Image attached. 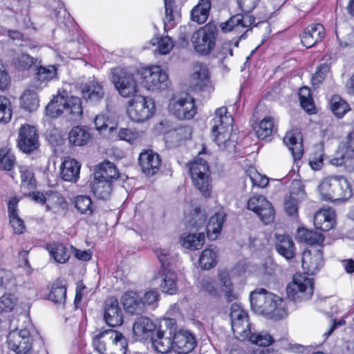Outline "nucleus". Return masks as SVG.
<instances>
[{"label":"nucleus","mask_w":354,"mask_h":354,"mask_svg":"<svg viewBox=\"0 0 354 354\" xmlns=\"http://www.w3.org/2000/svg\"><path fill=\"white\" fill-rule=\"evenodd\" d=\"M23 107L28 111H34L39 106V98L37 93L32 90L26 91L21 96Z\"/></svg>","instance_id":"8fccbe9b"},{"label":"nucleus","mask_w":354,"mask_h":354,"mask_svg":"<svg viewBox=\"0 0 354 354\" xmlns=\"http://www.w3.org/2000/svg\"><path fill=\"white\" fill-rule=\"evenodd\" d=\"M142 133L129 128H120L118 132L119 140L135 144L141 139Z\"/></svg>","instance_id":"bf43d9fd"},{"label":"nucleus","mask_w":354,"mask_h":354,"mask_svg":"<svg viewBox=\"0 0 354 354\" xmlns=\"http://www.w3.org/2000/svg\"><path fill=\"white\" fill-rule=\"evenodd\" d=\"M15 164V156L8 148L0 149V169L10 171Z\"/></svg>","instance_id":"4d7b16f0"},{"label":"nucleus","mask_w":354,"mask_h":354,"mask_svg":"<svg viewBox=\"0 0 354 354\" xmlns=\"http://www.w3.org/2000/svg\"><path fill=\"white\" fill-rule=\"evenodd\" d=\"M17 145L24 153H30L39 145V135L37 129L30 125H24L20 128Z\"/></svg>","instance_id":"2eb2a0df"},{"label":"nucleus","mask_w":354,"mask_h":354,"mask_svg":"<svg viewBox=\"0 0 354 354\" xmlns=\"http://www.w3.org/2000/svg\"><path fill=\"white\" fill-rule=\"evenodd\" d=\"M275 248L279 254L287 259H292L295 255V248L293 241L287 235H278Z\"/></svg>","instance_id":"7c9ffc66"},{"label":"nucleus","mask_w":354,"mask_h":354,"mask_svg":"<svg viewBox=\"0 0 354 354\" xmlns=\"http://www.w3.org/2000/svg\"><path fill=\"white\" fill-rule=\"evenodd\" d=\"M112 191L111 183L107 180L95 179L92 183V192L99 199H107Z\"/></svg>","instance_id":"a18cd8bd"},{"label":"nucleus","mask_w":354,"mask_h":354,"mask_svg":"<svg viewBox=\"0 0 354 354\" xmlns=\"http://www.w3.org/2000/svg\"><path fill=\"white\" fill-rule=\"evenodd\" d=\"M111 81L118 93L129 97L138 92V85L133 75L127 70L118 67L112 69Z\"/></svg>","instance_id":"1a4fd4ad"},{"label":"nucleus","mask_w":354,"mask_h":354,"mask_svg":"<svg viewBox=\"0 0 354 354\" xmlns=\"http://www.w3.org/2000/svg\"><path fill=\"white\" fill-rule=\"evenodd\" d=\"M233 118L227 115V108L225 106L217 109L215 116L212 120V135L232 133Z\"/></svg>","instance_id":"aec40b11"},{"label":"nucleus","mask_w":354,"mask_h":354,"mask_svg":"<svg viewBox=\"0 0 354 354\" xmlns=\"http://www.w3.org/2000/svg\"><path fill=\"white\" fill-rule=\"evenodd\" d=\"M198 287L201 290L205 292L212 297L218 295V286L215 279L210 277H204L198 282Z\"/></svg>","instance_id":"603ef678"},{"label":"nucleus","mask_w":354,"mask_h":354,"mask_svg":"<svg viewBox=\"0 0 354 354\" xmlns=\"http://www.w3.org/2000/svg\"><path fill=\"white\" fill-rule=\"evenodd\" d=\"M7 342L10 349L17 354H28L32 349V337L28 328L13 330L9 333Z\"/></svg>","instance_id":"f8f14e48"},{"label":"nucleus","mask_w":354,"mask_h":354,"mask_svg":"<svg viewBox=\"0 0 354 354\" xmlns=\"http://www.w3.org/2000/svg\"><path fill=\"white\" fill-rule=\"evenodd\" d=\"M225 214L223 212L215 213L210 217L207 225V235L210 240H215L221 233L223 223L225 221Z\"/></svg>","instance_id":"473e14b6"},{"label":"nucleus","mask_w":354,"mask_h":354,"mask_svg":"<svg viewBox=\"0 0 354 354\" xmlns=\"http://www.w3.org/2000/svg\"><path fill=\"white\" fill-rule=\"evenodd\" d=\"M142 84L148 91H158L169 87L168 75L159 66L145 68L140 73Z\"/></svg>","instance_id":"9b49d317"},{"label":"nucleus","mask_w":354,"mask_h":354,"mask_svg":"<svg viewBox=\"0 0 354 354\" xmlns=\"http://www.w3.org/2000/svg\"><path fill=\"white\" fill-rule=\"evenodd\" d=\"M75 205L77 209L82 214H91L93 213L92 201L87 196H77Z\"/></svg>","instance_id":"052dcab7"},{"label":"nucleus","mask_w":354,"mask_h":354,"mask_svg":"<svg viewBox=\"0 0 354 354\" xmlns=\"http://www.w3.org/2000/svg\"><path fill=\"white\" fill-rule=\"evenodd\" d=\"M305 196L304 188L299 187L298 191L292 190L290 196L286 198L284 208L288 214L293 216L297 214L298 209V203L299 200Z\"/></svg>","instance_id":"79ce46f5"},{"label":"nucleus","mask_w":354,"mask_h":354,"mask_svg":"<svg viewBox=\"0 0 354 354\" xmlns=\"http://www.w3.org/2000/svg\"><path fill=\"white\" fill-rule=\"evenodd\" d=\"M169 108L170 112L180 120H190L196 113L194 99L189 95L174 99L169 103Z\"/></svg>","instance_id":"4468645a"},{"label":"nucleus","mask_w":354,"mask_h":354,"mask_svg":"<svg viewBox=\"0 0 354 354\" xmlns=\"http://www.w3.org/2000/svg\"><path fill=\"white\" fill-rule=\"evenodd\" d=\"M214 136V141L217 145L222 149L232 150L235 147V141L232 133L226 132L223 134H215Z\"/></svg>","instance_id":"6e6d98bb"},{"label":"nucleus","mask_w":354,"mask_h":354,"mask_svg":"<svg viewBox=\"0 0 354 354\" xmlns=\"http://www.w3.org/2000/svg\"><path fill=\"white\" fill-rule=\"evenodd\" d=\"M121 302L124 310L129 314L140 315L145 311L142 299L136 292H124L121 297Z\"/></svg>","instance_id":"b1692460"},{"label":"nucleus","mask_w":354,"mask_h":354,"mask_svg":"<svg viewBox=\"0 0 354 354\" xmlns=\"http://www.w3.org/2000/svg\"><path fill=\"white\" fill-rule=\"evenodd\" d=\"M191 216V219L188 221V225L192 228L199 229L204 225L207 220V214L200 208H196Z\"/></svg>","instance_id":"680f3d73"},{"label":"nucleus","mask_w":354,"mask_h":354,"mask_svg":"<svg viewBox=\"0 0 354 354\" xmlns=\"http://www.w3.org/2000/svg\"><path fill=\"white\" fill-rule=\"evenodd\" d=\"M325 37V30L320 24H311L304 31L301 41L304 46L310 48L321 41Z\"/></svg>","instance_id":"a878e982"},{"label":"nucleus","mask_w":354,"mask_h":354,"mask_svg":"<svg viewBox=\"0 0 354 354\" xmlns=\"http://www.w3.org/2000/svg\"><path fill=\"white\" fill-rule=\"evenodd\" d=\"M260 0H238L239 6L243 14H236L227 21L221 23L220 27L223 32H242L254 24L255 18L250 13L257 7Z\"/></svg>","instance_id":"39448f33"},{"label":"nucleus","mask_w":354,"mask_h":354,"mask_svg":"<svg viewBox=\"0 0 354 354\" xmlns=\"http://www.w3.org/2000/svg\"><path fill=\"white\" fill-rule=\"evenodd\" d=\"M317 190L322 200L333 203L344 202L353 194L350 183L343 176L324 178L319 183Z\"/></svg>","instance_id":"f257e3e1"},{"label":"nucleus","mask_w":354,"mask_h":354,"mask_svg":"<svg viewBox=\"0 0 354 354\" xmlns=\"http://www.w3.org/2000/svg\"><path fill=\"white\" fill-rule=\"evenodd\" d=\"M104 319L106 323L111 327L122 324L123 313L117 299L109 297L105 301L104 305Z\"/></svg>","instance_id":"f3484780"},{"label":"nucleus","mask_w":354,"mask_h":354,"mask_svg":"<svg viewBox=\"0 0 354 354\" xmlns=\"http://www.w3.org/2000/svg\"><path fill=\"white\" fill-rule=\"evenodd\" d=\"M109 341L107 354H126L128 343L126 337L120 332L109 330L105 335Z\"/></svg>","instance_id":"393cba45"},{"label":"nucleus","mask_w":354,"mask_h":354,"mask_svg":"<svg viewBox=\"0 0 354 354\" xmlns=\"http://www.w3.org/2000/svg\"><path fill=\"white\" fill-rule=\"evenodd\" d=\"M248 209L254 212L266 225L274 221V208L270 202L263 196L256 195L249 198Z\"/></svg>","instance_id":"ddd939ff"},{"label":"nucleus","mask_w":354,"mask_h":354,"mask_svg":"<svg viewBox=\"0 0 354 354\" xmlns=\"http://www.w3.org/2000/svg\"><path fill=\"white\" fill-rule=\"evenodd\" d=\"M118 176L119 173L115 165L109 161H104L98 165L94 174L95 179L107 180L110 183Z\"/></svg>","instance_id":"f704fd0d"},{"label":"nucleus","mask_w":354,"mask_h":354,"mask_svg":"<svg viewBox=\"0 0 354 354\" xmlns=\"http://www.w3.org/2000/svg\"><path fill=\"white\" fill-rule=\"evenodd\" d=\"M297 239L299 242L306 243L309 245H320L324 242V238L322 234L308 230L304 227H300L297 232Z\"/></svg>","instance_id":"ea45409f"},{"label":"nucleus","mask_w":354,"mask_h":354,"mask_svg":"<svg viewBox=\"0 0 354 354\" xmlns=\"http://www.w3.org/2000/svg\"><path fill=\"white\" fill-rule=\"evenodd\" d=\"M151 342L153 348L159 353H167L174 351L171 330H162L158 327L153 336H151Z\"/></svg>","instance_id":"4be33fe9"},{"label":"nucleus","mask_w":354,"mask_h":354,"mask_svg":"<svg viewBox=\"0 0 354 354\" xmlns=\"http://www.w3.org/2000/svg\"><path fill=\"white\" fill-rule=\"evenodd\" d=\"M12 118L10 100L0 95V122L8 123Z\"/></svg>","instance_id":"69168bd1"},{"label":"nucleus","mask_w":354,"mask_h":354,"mask_svg":"<svg viewBox=\"0 0 354 354\" xmlns=\"http://www.w3.org/2000/svg\"><path fill=\"white\" fill-rule=\"evenodd\" d=\"M181 244L183 247L190 250H198L205 243L203 233L183 234L180 237Z\"/></svg>","instance_id":"49530a36"},{"label":"nucleus","mask_w":354,"mask_h":354,"mask_svg":"<svg viewBox=\"0 0 354 354\" xmlns=\"http://www.w3.org/2000/svg\"><path fill=\"white\" fill-rule=\"evenodd\" d=\"M156 110L153 99L137 95L129 102L127 112L129 118L137 122H142L149 119Z\"/></svg>","instance_id":"9d476101"},{"label":"nucleus","mask_w":354,"mask_h":354,"mask_svg":"<svg viewBox=\"0 0 354 354\" xmlns=\"http://www.w3.org/2000/svg\"><path fill=\"white\" fill-rule=\"evenodd\" d=\"M301 265L308 274H316L324 265L323 252L320 249L304 251Z\"/></svg>","instance_id":"6ab92c4d"},{"label":"nucleus","mask_w":354,"mask_h":354,"mask_svg":"<svg viewBox=\"0 0 354 354\" xmlns=\"http://www.w3.org/2000/svg\"><path fill=\"white\" fill-rule=\"evenodd\" d=\"M12 62L16 68L26 70L32 66L35 59L26 53H21L15 56Z\"/></svg>","instance_id":"e2e57ef3"},{"label":"nucleus","mask_w":354,"mask_h":354,"mask_svg":"<svg viewBox=\"0 0 354 354\" xmlns=\"http://www.w3.org/2000/svg\"><path fill=\"white\" fill-rule=\"evenodd\" d=\"M80 167L77 160L67 157L62 163L60 176L65 181L75 183L80 177Z\"/></svg>","instance_id":"cd10ccee"},{"label":"nucleus","mask_w":354,"mask_h":354,"mask_svg":"<svg viewBox=\"0 0 354 354\" xmlns=\"http://www.w3.org/2000/svg\"><path fill=\"white\" fill-rule=\"evenodd\" d=\"M18 202L19 200L16 197L12 198L9 201L8 212L10 223L14 230L15 233L21 234L25 229V226L24 221L18 216L17 209Z\"/></svg>","instance_id":"4c0bfd02"},{"label":"nucleus","mask_w":354,"mask_h":354,"mask_svg":"<svg viewBox=\"0 0 354 354\" xmlns=\"http://www.w3.org/2000/svg\"><path fill=\"white\" fill-rule=\"evenodd\" d=\"M46 113L51 118L64 113L71 120H77L82 113L81 100L75 96L67 97L64 94H58L48 104Z\"/></svg>","instance_id":"7ed1b4c3"},{"label":"nucleus","mask_w":354,"mask_h":354,"mask_svg":"<svg viewBox=\"0 0 354 354\" xmlns=\"http://www.w3.org/2000/svg\"><path fill=\"white\" fill-rule=\"evenodd\" d=\"M83 97L91 104H95L101 100L104 95L102 85L95 80L88 82L82 88Z\"/></svg>","instance_id":"c756f323"},{"label":"nucleus","mask_w":354,"mask_h":354,"mask_svg":"<svg viewBox=\"0 0 354 354\" xmlns=\"http://www.w3.org/2000/svg\"><path fill=\"white\" fill-rule=\"evenodd\" d=\"M286 291L288 297L296 302L307 301L313 294V279L305 274H296L292 281L288 285Z\"/></svg>","instance_id":"6e6552de"},{"label":"nucleus","mask_w":354,"mask_h":354,"mask_svg":"<svg viewBox=\"0 0 354 354\" xmlns=\"http://www.w3.org/2000/svg\"><path fill=\"white\" fill-rule=\"evenodd\" d=\"M16 286V281L13 274L5 269H0V288L12 290Z\"/></svg>","instance_id":"0e129e2a"},{"label":"nucleus","mask_w":354,"mask_h":354,"mask_svg":"<svg viewBox=\"0 0 354 354\" xmlns=\"http://www.w3.org/2000/svg\"><path fill=\"white\" fill-rule=\"evenodd\" d=\"M250 304L252 309L258 313L277 316L285 314L281 298L264 288L256 289L250 293Z\"/></svg>","instance_id":"f03ea898"},{"label":"nucleus","mask_w":354,"mask_h":354,"mask_svg":"<svg viewBox=\"0 0 354 354\" xmlns=\"http://www.w3.org/2000/svg\"><path fill=\"white\" fill-rule=\"evenodd\" d=\"M217 33V27L212 24L199 28L192 37L195 50L202 55L209 54L215 47Z\"/></svg>","instance_id":"0eeeda50"},{"label":"nucleus","mask_w":354,"mask_h":354,"mask_svg":"<svg viewBox=\"0 0 354 354\" xmlns=\"http://www.w3.org/2000/svg\"><path fill=\"white\" fill-rule=\"evenodd\" d=\"M48 299L57 305H64L66 299V288L63 281L57 280L48 295Z\"/></svg>","instance_id":"37998d69"},{"label":"nucleus","mask_w":354,"mask_h":354,"mask_svg":"<svg viewBox=\"0 0 354 354\" xmlns=\"http://www.w3.org/2000/svg\"><path fill=\"white\" fill-rule=\"evenodd\" d=\"M211 8V0H199L192 10V19L198 24H203L207 19Z\"/></svg>","instance_id":"a19ab883"},{"label":"nucleus","mask_w":354,"mask_h":354,"mask_svg":"<svg viewBox=\"0 0 354 354\" xmlns=\"http://www.w3.org/2000/svg\"><path fill=\"white\" fill-rule=\"evenodd\" d=\"M331 162L336 166H344L349 172L354 171V155L348 150L339 157L333 158Z\"/></svg>","instance_id":"3c124183"},{"label":"nucleus","mask_w":354,"mask_h":354,"mask_svg":"<svg viewBox=\"0 0 354 354\" xmlns=\"http://www.w3.org/2000/svg\"><path fill=\"white\" fill-rule=\"evenodd\" d=\"M177 274L171 270L165 272L160 283V288L163 292L174 295L178 290Z\"/></svg>","instance_id":"de8ad7c7"},{"label":"nucleus","mask_w":354,"mask_h":354,"mask_svg":"<svg viewBox=\"0 0 354 354\" xmlns=\"http://www.w3.org/2000/svg\"><path fill=\"white\" fill-rule=\"evenodd\" d=\"M189 174L194 186L205 197L210 195L212 183L210 171L206 160L198 158L188 165Z\"/></svg>","instance_id":"423d86ee"},{"label":"nucleus","mask_w":354,"mask_h":354,"mask_svg":"<svg viewBox=\"0 0 354 354\" xmlns=\"http://www.w3.org/2000/svg\"><path fill=\"white\" fill-rule=\"evenodd\" d=\"M156 41L158 45L156 50L160 55L168 54L174 46L173 41L167 36L159 39L156 38Z\"/></svg>","instance_id":"774afa93"},{"label":"nucleus","mask_w":354,"mask_h":354,"mask_svg":"<svg viewBox=\"0 0 354 354\" xmlns=\"http://www.w3.org/2000/svg\"><path fill=\"white\" fill-rule=\"evenodd\" d=\"M158 328L152 320L143 316L135 321L132 328L135 339L140 342L148 339L151 340Z\"/></svg>","instance_id":"dca6fc26"},{"label":"nucleus","mask_w":354,"mask_h":354,"mask_svg":"<svg viewBox=\"0 0 354 354\" xmlns=\"http://www.w3.org/2000/svg\"><path fill=\"white\" fill-rule=\"evenodd\" d=\"M252 344H255L259 346H268L270 345L273 342V337L269 333L266 332H261L258 334L253 333L250 330V334L247 339Z\"/></svg>","instance_id":"5fc2aeb1"},{"label":"nucleus","mask_w":354,"mask_h":354,"mask_svg":"<svg viewBox=\"0 0 354 354\" xmlns=\"http://www.w3.org/2000/svg\"><path fill=\"white\" fill-rule=\"evenodd\" d=\"M257 136L259 139H265L270 137L276 131L275 120L272 116L265 117L254 127Z\"/></svg>","instance_id":"58836bf2"},{"label":"nucleus","mask_w":354,"mask_h":354,"mask_svg":"<svg viewBox=\"0 0 354 354\" xmlns=\"http://www.w3.org/2000/svg\"><path fill=\"white\" fill-rule=\"evenodd\" d=\"M139 165L146 175L153 176L160 169L161 159L160 156L152 150H145L140 154Z\"/></svg>","instance_id":"412c9836"},{"label":"nucleus","mask_w":354,"mask_h":354,"mask_svg":"<svg viewBox=\"0 0 354 354\" xmlns=\"http://www.w3.org/2000/svg\"><path fill=\"white\" fill-rule=\"evenodd\" d=\"M230 321H237L243 319H249V317L246 310L243 308L241 304L235 302L232 304L230 311Z\"/></svg>","instance_id":"338daca9"},{"label":"nucleus","mask_w":354,"mask_h":354,"mask_svg":"<svg viewBox=\"0 0 354 354\" xmlns=\"http://www.w3.org/2000/svg\"><path fill=\"white\" fill-rule=\"evenodd\" d=\"M174 351L179 354L190 353L196 345L194 335L188 330H181L173 334Z\"/></svg>","instance_id":"a211bd4d"},{"label":"nucleus","mask_w":354,"mask_h":354,"mask_svg":"<svg viewBox=\"0 0 354 354\" xmlns=\"http://www.w3.org/2000/svg\"><path fill=\"white\" fill-rule=\"evenodd\" d=\"M19 169L21 177V190L26 192L34 189L37 186V182L32 169L26 165H21Z\"/></svg>","instance_id":"e433bc0d"},{"label":"nucleus","mask_w":354,"mask_h":354,"mask_svg":"<svg viewBox=\"0 0 354 354\" xmlns=\"http://www.w3.org/2000/svg\"><path fill=\"white\" fill-rule=\"evenodd\" d=\"M50 257L59 263H65L70 257V252L60 243H52L46 245Z\"/></svg>","instance_id":"c03bdc74"},{"label":"nucleus","mask_w":354,"mask_h":354,"mask_svg":"<svg viewBox=\"0 0 354 354\" xmlns=\"http://www.w3.org/2000/svg\"><path fill=\"white\" fill-rule=\"evenodd\" d=\"M46 113L51 118L64 113L71 120H77L82 113L81 100L75 96L67 97L64 94H58L48 104Z\"/></svg>","instance_id":"20e7f679"},{"label":"nucleus","mask_w":354,"mask_h":354,"mask_svg":"<svg viewBox=\"0 0 354 354\" xmlns=\"http://www.w3.org/2000/svg\"><path fill=\"white\" fill-rule=\"evenodd\" d=\"M46 209L57 214H64L67 209V203L64 198L57 192L47 193Z\"/></svg>","instance_id":"2f4dec72"},{"label":"nucleus","mask_w":354,"mask_h":354,"mask_svg":"<svg viewBox=\"0 0 354 354\" xmlns=\"http://www.w3.org/2000/svg\"><path fill=\"white\" fill-rule=\"evenodd\" d=\"M91 139V135L86 127H75L69 132V142L75 146L85 145Z\"/></svg>","instance_id":"72a5a7b5"},{"label":"nucleus","mask_w":354,"mask_h":354,"mask_svg":"<svg viewBox=\"0 0 354 354\" xmlns=\"http://www.w3.org/2000/svg\"><path fill=\"white\" fill-rule=\"evenodd\" d=\"M349 109V105L341 97L334 95L330 99V110L337 117H343Z\"/></svg>","instance_id":"864d4df0"},{"label":"nucleus","mask_w":354,"mask_h":354,"mask_svg":"<svg viewBox=\"0 0 354 354\" xmlns=\"http://www.w3.org/2000/svg\"><path fill=\"white\" fill-rule=\"evenodd\" d=\"M232 330L236 337L241 341L247 339L251 330L249 319H241L231 322Z\"/></svg>","instance_id":"09e8293b"},{"label":"nucleus","mask_w":354,"mask_h":354,"mask_svg":"<svg viewBox=\"0 0 354 354\" xmlns=\"http://www.w3.org/2000/svg\"><path fill=\"white\" fill-rule=\"evenodd\" d=\"M303 138L299 129H292L286 133L283 142L288 147L294 160L301 158L304 153Z\"/></svg>","instance_id":"5701e85b"},{"label":"nucleus","mask_w":354,"mask_h":354,"mask_svg":"<svg viewBox=\"0 0 354 354\" xmlns=\"http://www.w3.org/2000/svg\"><path fill=\"white\" fill-rule=\"evenodd\" d=\"M109 330H105L104 331L100 332L97 335H96L93 339V344L95 351H97L100 354H107L108 353V346H109V341L106 337H105V335L108 333Z\"/></svg>","instance_id":"13d9d810"},{"label":"nucleus","mask_w":354,"mask_h":354,"mask_svg":"<svg viewBox=\"0 0 354 354\" xmlns=\"http://www.w3.org/2000/svg\"><path fill=\"white\" fill-rule=\"evenodd\" d=\"M218 258V249L209 245L202 252L198 260L199 265L203 270H210L216 266Z\"/></svg>","instance_id":"c9c22d12"},{"label":"nucleus","mask_w":354,"mask_h":354,"mask_svg":"<svg viewBox=\"0 0 354 354\" xmlns=\"http://www.w3.org/2000/svg\"><path fill=\"white\" fill-rule=\"evenodd\" d=\"M335 212L329 208L317 212L314 216V224L317 229L322 231H329L335 225Z\"/></svg>","instance_id":"c85d7f7f"},{"label":"nucleus","mask_w":354,"mask_h":354,"mask_svg":"<svg viewBox=\"0 0 354 354\" xmlns=\"http://www.w3.org/2000/svg\"><path fill=\"white\" fill-rule=\"evenodd\" d=\"M192 79L195 86L201 90L207 88L210 85V74L207 65L196 62L193 66Z\"/></svg>","instance_id":"bb28decb"}]
</instances>
